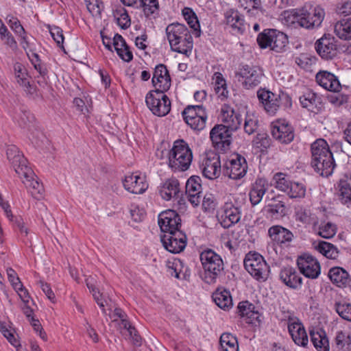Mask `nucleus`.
<instances>
[{"label":"nucleus","mask_w":351,"mask_h":351,"mask_svg":"<svg viewBox=\"0 0 351 351\" xmlns=\"http://www.w3.org/2000/svg\"><path fill=\"white\" fill-rule=\"evenodd\" d=\"M16 173L23 179V183L34 199L43 198L45 191L43 185L35 178L36 175L30 167H25L23 171L21 169L16 170Z\"/></svg>","instance_id":"11"},{"label":"nucleus","mask_w":351,"mask_h":351,"mask_svg":"<svg viewBox=\"0 0 351 351\" xmlns=\"http://www.w3.org/2000/svg\"><path fill=\"white\" fill-rule=\"evenodd\" d=\"M325 12L319 6H304L301 9L293 10L287 16L292 17V23H297L306 29H314L319 27L324 19Z\"/></svg>","instance_id":"3"},{"label":"nucleus","mask_w":351,"mask_h":351,"mask_svg":"<svg viewBox=\"0 0 351 351\" xmlns=\"http://www.w3.org/2000/svg\"><path fill=\"white\" fill-rule=\"evenodd\" d=\"M268 234L274 242L280 245L291 243L293 238V234L289 230L279 225L270 227Z\"/></svg>","instance_id":"21"},{"label":"nucleus","mask_w":351,"mask_h":351,"mask_svg":"<svg viewBox=\"0 0 351 351\" xmlns=\"http://www.w3.org/2000/svg\"><path fill=\"white\" fill-rule=\"evenodd\" d=\"M199 116L186 122L194 130H202L205 128L207 120V114L206 110H200L198 112Z\"/></svg>","instance_id":"47"},{"label":"nucleus","mask_w":351,"mask_h":351,"mask_svg":"<svg viewBox=\"0 0 351 351\" xmlns=\"http://www.w3.org/2000/svg\"><path fill=\"white\" fill-rule=\"evenodd\" d=\"M267 181L264 178H257L250 191V199L253 206L259 204L268 189Z\"/></svg>","instance_id":"27"},{"label":"nucleus","mask_w":351,"mask_h":351,"mask_svg":"<svg viewBox=\"0 0 351 351\" xmlns=\"http://www.w3.org/2000/svg\"><path fill=\"white\" fill-rule=\"evenodd\" d=\"M267 213L275 219H279L286 215L287 208L285 202L280 199V197H276L271 199L266 207Z\"/></svg>","instance_id":"34"},{"label":"nucleus","mask_w":351,"mask_h":351,"mask_svg":"<svg viewBox=\"0 0 351 351\" xmlns=\"http://www.w3.org/2000/svg\"><path fill=\"white\" fill-rule=\"evenodd\" d=\"M6 19L8 20V23L10 28L15 32V34L19 36H22L23 34H26L25 29L16 17L8 15Z\"/></svg>","instance_id":"60"},{"label":"nucleus","mask_w":351,"mask_h":351,"mask_svg":"<svg viewBox=\"0 0 351 351\" xmlns=\"http://www.w3.org/2000/svg\"><path fill=\"white\" fill-rule=\"evenodd\" d=\"M280 280L287 287L297 289L302 284V278L297 273L293 267H284L280 272Z\"/></svg>","instance_id":"23"},{"label":"nucleus","mask_w":351,"mask_h":351,"mask_svg":"<svg viewBox=\"0 0 351 351\" xmlns=\"http://www.w3.org/2000/svg\"><path fill=\"white\" fill-rule=\"evenodd\" d=\"M233 131L222 124L216 125L210 132V138L215 148L223 152L229 149Z\"/></svg>","instance_id":"12"},{"label":"nucleus","mask_w":351,"mask_h":351,"mask_svg":"<svg viewBox=\"0 0 351 351\" xmlns=\"http://www.w3.org/2000/svg\"><path fill=\"white\" fill-rule=\"evenodd\" d=\"M335 311L339 314V315L348 321L351 322V304L348 303H340L336 302L335 305Z\"/></svg>","instance_id":"55"},{"label":"nucleus","mask_w":351,"mask_h":351,"mask_svg":"<svg viewBox=\"0 0 351 351\" xmlns=\"http://www.w3.org/2000/svg\"><path fill=\"white\" fill-rule=\"evenodd\" d=\"M240 5L247 10L249 16L258 14L261 12V0H239Z\"/></svg>","instance_id":"45"},{"label":"nucleus","mask_w":351,"mask_h":351,"mask_svg":"<svg viewBox=\"0 0 351 351\" xmlns=\"http://www.w3.org/2000/svg\"><path fill=\"white\" fill-rule=\"evenodd\" d=\"M271 133L278 142L290 143L294 138V130L285 119H279L272 123Z\"/></svg>","instance_id":"15"},{"label":"nucleus","mask_w":351,"mask_h":351,"mask_svg":"<svg viewBox=\"0 0 351 351\" xmlns=\"http://www.w3.org/2000/svg\"><path fill=\"white\" fill-rule=\"evenodd\" d=\"M247 165L245 158L239 154H234L228 159L223 166L225 176L232 180L243 178L247 172Z\"/></svg>","instance_id":"10"},{"label":"nucleus","mask_w":351,"mask_h":351,"mask_svg":"<svg viewBox=\"0 0 351 351\" xmlns=\"http://www.w3.org/2000/svg\"><path fill=\"white\" fill-rule=\"evenodd\" d=\"M335 343L339 348H343L346 346L351 345V334H346L343 331H339L335 337Z\"/></svg>","instance_id":"63"},{"label":"nucleus","mask_w":351,"mask_h":351,"mask_svg":"<svg viewBox=\"0 0 351 351\" xmlns=\"http://www.w3.org/2000/svg\"><path fill=\"white\" fill-rule=\"evenodd\" d=\"M86 282L89 291L93 293L94 300L99 305V306L101 308L102 311L105 313V305L104 301L102 298V294L99 293L97 288L91 282L90 279H86Z\"/></svg>","instance_id":"57"},{"label":"nucleus","mask_w":351,"mask_h":351,"mask_svg":"<svg viewBox=\"0 0 351 351\" xmlns=\"http://www.w3.org/2000/svg\"><path fill=\"white\" fill-rule=\"evenodd\" d=\"M112 45L118 56L123 61L129 62L132 60L133 54L121 35L119 34L114 35Z\"/></svg>","instance_id":"31"},{"label":"nucleus","mask_w":351,"mask_h":351,"mask_svg":"<svg viewBox=\"0 0 351 351\" xmlns=\"http://www.w3.org/2000/svg\"><path fill=\"white\" fill-rule=\"evenodd\" d=\"M244 267L249 274L258 281L265 282L268 278L269 267L263 256L257 252H250L246 254Z\"/></svg>","instance_id":"6"},{"label":"nucleus","mask_w":351,"mask_h":351,"mask_svg":"<svg viewBox=\"0 0 351 351\" xmlns=\"http://www.w3.org/2000/svg\"><path fill=\"white\" fill-rule=\"evenodd\" d=\"M339 197L342 203L351 202V178L344 176L339 184Z\"/></svg>","instance_id":"41"},{"label":"nucleus","mask_w":351,"mask_h":351,"mask_svg":"<svg viewBox=\"0 0 351 351\" xmlns=\"http://www.w3.org/2000/svg\"><path fill=\"white\" fill-rule=\"evenodd\" d=\"M311 340L319 351H329V341L324 331H310Z\"/></svg>","instance_id":"36"},{"label":"nucleus","mask_w":351,"mask_h":351,"mask_svg":"<svg viewBox=\"0 0 351 351\" xmlns=\"http://www.w3.org/2000/svg\"><path fill=\"white\" fill-rule=\"evenodd\" d=\"M241 219V212L238 207L232 204H226L223 214L221 215V225L224 228H229Z\"/></svg>","instance_id":"22"},{"label":"nucleus","mask_w":351,"mask_h":351,"mask_svg":"<svg viewBox=\"0 0 351 351\" xmlns=\"http://www.w3.org/2000/svg\"><path fill=\"white\" fill-rule=\"evenodd\" d=\"M123 184L125 190L134 194H142L148 188L145 178L136 173L126 176Z\"/></svg>","instance_id":"17"},{"label":"nucleus","mask_w":351,"mask_h":351,"mask_svg":"<svg viewBox=\"0 0 351 351\" xmlns=\"http://www.w3.org/2000/svg\"><path fill=\"white\" fill-rule=\"evenodd\" d=\"M274 101L276 103H272L271 106L268 107V108H269V114H275L280 107L287 108L292 106V100L291 97L288 94L283 92L276 95V99H274Z\"/></svg>","instance_id":"39"},{"label":"nucleus","mask_w":351,"mask_h":351,"mask_svg":"<svg viewBox=\"0 0 351 351\" xmlns=\"http://www.w3.org/2000/svg\"><path fill=\"white\" fill-rule=\"evenodd\" d=\"M161 197L165 200H170L171 198H178L180 193V183L176 178L167 180L159 190Z\"/></svg>","instance_id":"28"},{"label":"nucleus","mask_w":351,"mask_h":351,"mask_svg":"<svg viewBox=\"0 0 351 351\" xmlns=\"http://www.w3.org/2000/svg\"><path fill=\"white\" fill-rule=\"evenodd\" d=\"M214 79L215 80V92L219 95V97H227L228 91L223 75L219 72H216L214 74Z\"/></svg>","instance_id":"46"},{"label":"nucleus","mask_w":351,"mask_h":351,"mask_svg":"<svg viewBox=\"0 0 351 351\" xmlns=\"http://www.w3.org/2000/svg\"><path fill=\"white\" fill-rule=\"evenodd\" d=\"M235 77L243 79L242 84L247 88H253L261 84L263 77L262 69L257 66L244 64L239 67L238 71L235 73Z\"/></svg>","instance_id":"8"},{"label":"nucleus","mask_w":351,"mask_h":351,"mask_svg":"<svg viewBox=\"0 0 351 351\" xmlns=\"http://www.w3.org/2000/svg\"><path fill=\"white\" fill-rule=\"evenodd\" d=\"M225 18L226 23L237 33L242 34L245 31L244 19L237 10L230 9L226 11Z\"/></svg>","instance_id":"33"},{"label":"nucleus","mask_w":351,"mask_h":351,"mask_svg":"<svg viewBox=\"0 0 351 351\" xmlns=\"http://www.w3.org/2000/svg\"><path fill=\"white\" fill-rule=\"evenodd\" d=\"M316 82L324 89L331 92H339L341 86L338 78L332 73L320 71L316 75Z\"/></svg>","instance_id":"20"},{"label":"nucleus","mask_w":351,"mask_h":351,"mask_svg":"<svg viewBox=\"0 0 351 351\" xmlns=\"http://www.w3.org/2000/svg\"><path fill=\"white\" fill-rule=\"evenodd\" d=\"M219 343L222 351H239L237 339L230 333H223Z\"/></svg>","instance_id":"40"},{"label":"nucleus","mask_w":351,"mask_h":351,"mask_svg":"<svg viewBox=\"0 0 351 351\" xmlns=\"http://www.w3.org/2000/svg\"><path fill=\"white\" fill-rule=\"evenodd\" d=\"M217 204V199L213 194H206L202 200V208L204 212L211 213L215 209Z\"/></svg>","instance_id":"61"},{"label":"nucleus","mask_w":351,"mask_h":351,"mask_svg":"<svg viewBox=\"0 0 351 351\" xmlns=\"http://www.w3.org/2000/svg\"><path fill=\"white\" fill-rule=\"evenodd\" d=\"M311 166L315 171L323 177L330 176L335 167L332 153L327 142L319 138L311 145Z\"/></svg>","instance_id":"1"},{"label":"nucleus","mask_w":351,"mask_h":351,"mask_svg":"<svg viewBox=\"0 0 351 351\" xmlns=\"http://www.w3.org/2000/svg\"><path fill=\"white\" fill-rule=\"evenodd\" d=\"M213 300L215 304L222 309H226L232 305V300L230 293L227 290L216 291L213 294Z\"/></svg>","instance_id":"43"},{"label":"nucleus","mask_w":351,"mask_h":351,"mask_svg":"<svg viewBox=\"0 0 351 351\" xmlns=\"http://www.w3.org/2000/svg\"><path fill=\"white\" fill-rule=\"evenodd\" d=\"M161 89L150 90L146 95L145 102L154 115L164 117L171 110V101Z\"/></svg>","instance_id":"7"},{"label":"nucleus","mask_w":351,"mask_h":351,"mask_svg":"<svg viewBox=\"0 0 351 351\" xmlns=\"http://www.w3.org/2000/svg\"><path fill=\"white\" fill-rule=\"evenodd\" d=\"M276 187L284 192H287L291 184L290 181L287 175L282 173H277L274 176Z\"/></svg>","instance_id":"54"},{"label":"nucleus","mask_w":351,"mask_h":351,"mask_svg":"<svg viewBox=\"0 0 351 351\" xmlns=\"http://www.w3.org/2000/svg\"><path fill=\"white\" fill-rule=\"evenodd\" d=\"M317 54L324 60H332L340 51L337 40L330 34H324L315 44Z\"/></svg>","instance_id":"9"},{"label":"nucleus","mask_w":351,"mask_h":351,"mask_svg":"<svg viewBox=\"0 0 351 351\" xmlns=\"http://www.w3.org/2000/svg\"><path fill=\"white\" fill-rule=\"evenodd\" d=\"M316 250L327 258L336 260L338 258L340 251L333 244L326 241H319Z\"/></svg>","instance_id":"38"},{"label":"nucleus","mask_w":351,"mask_h":351,"mask_svg":"<svg viewBox=\"0 0 351 351\" xmlns=\"http://www.w3.org/2000/svg\"><path fill=\"white\" fill-rule=\"evenodd\" d=\"M221 169L220 157L217 154L212 157H206L201 165L203 176L209 180L218 178L221 174Z\"/></svg>","instance_id":"18"},{"label":"nucleus","mask_w":351,"mask_h":351,"mask_svg":"<svg viewBox=\"0 0 351 351\" xmlns=\"http://www.w3.org/2000/svg\"><path fill=\"white\" fill-rule=\"evenodd\" d=\"M169 167L173 171L187 170L193 160L192 151L184 140H177L169 152Z\"/></svg>","instance_id":"4"},{"label":"nucleus","mask_w":351,"mask_h":351,"mask_svg":"<svg viewBox=\"0 0 351 351\" xmlns=\"http://www.w3.org/2000/svg\"><path fill=\"white\" fill-rule=\"evenodd\" d=\"M153 86L155 90L161 89V90L167 91L171 87V77L167 66L163 64H158L154 71L152 77Z\"/></svg>","instance_id":"19"},{"label":"nucleus","mask_w":351,"mask_h":351,"mask_svg":"<svg viewBox=\"0 0 351 351\" xmlns=\"http://www.w3.org/2000/svg\"><path fill=\"white\" fill-rule=\"evenodd\" d=\"M221 121L223 126L232 130H237L242 122L241 115L232 108H228L221 110Z\"/></svg>","instance_id":"32"},{"label":"nucleus","mask_w":351,"mask_h":351,"mask_svg":"<svg viewBox=\"0 0 351 351\" xmlns=\"http://www.w3.org/2000/svg\"><path fill=\"white\" fill-rule=\"evenodd\" d=\"M0 331L12 345L17 346L18 341L8 324L0 321Z\"/></svg>","instance_id":"59"},{"label":"nucleus","mask_w":351,"mask_h":351,"mask_svg":"<svg viewBox=\"0 0 351 351\" xmlns=\"http://www.w3.org/2000/svg\"><path fill=\"white\" fill-rule=\"evenodd\" d=\"M297 265L300 273L306 278L316 279L320 274L319 263L311 255L304 254L299 256Z\"/></svg>","instance_id":"14"},{"label":"nucleus","mask_w":351,"mask_h":351,"mask_svg":"<svg viewBox=\"0 0 351 351\" xmlns=\"http://www.w3.org/2000/svg\"><path fill=\"white\" fill-rule=\"evenodd\" d=\"M139 2L145 17L151 18L152 16L155 19L158 16L159 11L158 0H139Z\"/></svg>","instance_id":"42"},{"label":"nucleus","mask_w":351,"mask_h":351,"mask_svg":"<svg viewBox=\"0 0 351 351\" xmlns=\"http://www.w3.org/2000/svg\"><path fill=\"white\" fill-rule=\"evenodd\" d=\"M49 28L51 36L57 43V45L62 49H64L63 43L64 38L62 29L58 26L50 27L49 25Z\"/></svg>","instance_id":"62"},{"label":"nucleus","mask_w":351,"mask_h":351,"mask_svg":"<svg viewBox=\"0 0 351 351\" xmlns=\"http://www.w3.org/2000/svg\"><path fill=\"white\" fill-rule=\"evenodd\" d=\"M274 47L273 51L276 53H283L287 51L288 38L285 34L278 31L276 37H274Z\"/></svg>","instance_id":"50"},{"label":"nucleus","mask_w":351,"mask_h":351,"mask_svg":"<svg viewBox=\"0 0 351 351\" xmlns=\"http://www.w3.org/2000/svg\"><path fill=\"white\" fill-rule=\"evenodd\" d=\"M299 99L303 108H306L315 114L318 113L323 107L321 98L316 93L310 90L300 96Z\"/></svg>","instance_id":"24"},{"label":"nucleus","mask_w":351,"mask_h":351,"mask_svg":"<svg viewBox=\"0 0 351 351\" xmlns=\"http://www.w3.org/2000/svg\"><path fill=\"white\" fill-rule=\"evenodd\" d=\"M271 29H266L258 34L256 41L261 49H267L271 46Z\"/></svg>","instance_id":"58"},{"label":"nucleus","mask_w":351,"mask_h":351,"mask_svg":"<svg viewBox=\"0 0 351 351\" xmlns=\"http://www.w3.org/2000/svg\"><path fill=\"white\" fill-rule=\"evenodd\" d=\"M335 33L341 40H351V18L341 20L335 25Z\"/></svg>","instance_id":"37"},{"label":"nucleus","mask_w":351,"mask_h":351,"mask_svg":"<svg viewBox=\"0 0 351 351\" xmlns=\"http://www.w3.org/2000/svg\"><path fill=\"white\" fill-rule=\"evenodd\" d=\"M6 154L16 173V170L21 169V171H23L25 167H29L26 158H24L23 154L20 152L19 148L15 145L8 146Z\"/></svg>","instance_id":"25"},{"label":"nucleus","mask_w":351,"mask_h":351,"mask_svg":"<svg viewBox=\"0 0 351 351\" xmlns=\"http://www.w3.org/2000/svg\"><path fill=\"white\" fill-rule=\"evenodd\" d=\"M328 277L333 284L337 287H346L351 282L348 272L341 267H334L330 269Z\"/></svg>","instance_id":"30"},{"label":"nucleus","mask_w":351,"mask_h":351,"mask_svg":"<svg viewBox=\"0 0 351 351\" xmlns=\"http://www.w3.org/2000/svg\"><path fill=\"white\" fill-rule=\"evenodd\" d=\"M8 278L14 290L21 289L22 283L16 272L11 267L7 269Z\"/></svg>","instance_id":"64"},{"label":"nucleus","mask_w":351,"mask_h":351,"mask_svg":"<svg viewBox=\"0 0 351 351\" xmlns=\"http://www.w3.org/2000/svg\"><path fill=\"white\" fill-rule=\"evenodd\" d=\"M118 25L123 29H126L130 26V18L124 8L117 10L114 13Z\"/></svg>","instance_id":"52"},{"label":"nucleus","mask_w":351,"mask_h":351,"mask_svg":"<svg viewBox=\"0 0 351 351\" xmlns=\"http://www.w3.org/2000/svg\"><path fill=\"white\" fill-rule=\"evenodd\" d=\"M199 258L204 271V280L208 284L215 283L223 272L221 257L214 250L206 249L201 252Z\"/></svg>","instance_id":"5"},{"label":"nucleus","mask_w":351,"mask_h":351,"mask_svg":"<svg viewBox=\"0 0 351 351\" xmlns=\"http://www.w3.org/2000/svg\"><path fill=\"white\" fill-rule=\"evenodd\" d=\"M287 192L291 198H303L306 195V186L302 183L292 182Z\"/></svg>","instance_id":"48"},{"label":"nucleus","mask_w":351,"mask_h":351,"mask_svg":"<svg viewBox=\"0 0 351 351\" xmlns=\"http://www.w3.org/2000/svg\"><path fill=\"white\" fill-rule=\"evenodd\" d=\"M200 110H205L202 105L188 106L182 112V116L185 122L195 117H197V116H199L198 112H199Z\"/></svg>","instance_id":"56"},{"label":"nucleus","mask_w":351,"mask_h":351,"mask_svg":"<svg viewBox=\"0 0 351 351\" xmlns=\"http://www.w3.org/2000/svg\"><path fill=\"white\" fill-rule=\"evenodd\" d=\"M160 240L165 248L173 254L182 252L187 243L186 236L182 231L164 234L160 237Z\"/></svg>","instance_id":"13"},{"label":"nucleus","mask_w":351,"mask_h":351,"mask_svg":"<svg viewBox=\"0 0 351 351\" xmlns=\"http://www.w3.org/2000/svg\"><path fill=\"white\" fill-rule=\"evenodd\" d=\"M201 178L197 176H193L189 178L186 183V193L189 194H191V193H195V194H200L201 193Z\"/></svg>","instance_id":"49"},{"label":"nucleus","mask_w":351,"mask_h":351,"mask_svg":"<svg viewBox=\"0 0 351 351\" xmlns=\"http://www.w3.org/2000/svg\"><path fill=\"white\" fill-rule=\"evenodd\" d=\"M288 330L293 341L298 346L305 347L308 343V335L303 324L300 322L289 324Z\"/></svg>","instance_id":"26"},{"label":"nucleus","mask_w":351,"mask_h":351,"mask_svg":"<svg viewBox=\"0 0 351 351\" xmlns=\"http://www.w3.org/2000/svg\"><path fill=\"white\" fill-rule=\"evenodd\" d=\"M296 219L305 224L315 225L317 223L316 217L309 210L300 209L296 213Z\"/></svg>","instance_id":"53"},{"label":"nucleus","mask_w":351,"mask_h":351,"mask_svg":"<svg viewBox=\"0 0 351 351\" xmlns=\"http://www.w3.org/2000/svg\"><path fill=\"white\" fill-rule=\"evenodd\" d=\"M258 99L261 103L265 110L269 113V106H271L272 103H275L274 99H276V94L266 90L265 88H261L257 91Z\"/></svg>","instance_id":"44"},{"label":"nucleus","mask_w":351,"mask_h":351,"mask_svg":"<svg viewBox=\"0 0 351 351\" xmlns=\"http://www.w3.org/2000/svg\"><path fill=\"white\" fill-rule=\"evenodd\" d=\"M158 225L165 234L181 231V218L176 210H167L159 214Z\"/></svg>","instance_id":"16"},{"label":"nucleus","mask_w":351,"mask_h":351,"mask_svg":"<svg viewBox=\"0 0 351 351\" xmlns=\"http://www.w3.org/2000/svg\"><path fill=\"white\" fill-rule=\"evenodd\" d=\"M254 309V306L248 301H242L237 306L239 315L244 318L247 324H252L253 321L258 317V313Z\"/></svg>","instance_id":"35"},{"label":"nucleus","mask_w":351,"mask_h":351,"mask_svg":"<svg viewBox=\"0 0 351 351\" xmlns=\"http://www.w3.org/2000/svg\"><path fill=\"white\" fill-rule=\"evenodd\" d=\"M14 70L18 84L24 88L25 91L27 94L34 95L35 93L36 88L30 84L27 79V73L23 64L19 62L15 63L14 65Z\"/></svg>","instance_id":"29"},{"label":"nucleus","mask_w":351,"mask_h":351,"mask_svg":"<svg viewBox=\"0 0 351 351\" xmlns=\"http://www.w3.org/2000/svg\"><path fill=\"white\" fill-rule=\"evenodd\" d=\"M337 232V226L331 222L322 223L319 227L318 234L325 239H330Z\"/></svg>","instance_id":"51"},{"label":"nucleus","mask_w":351,"mask_h":351,"mask_svg":"<svg viewBox=\"0 0 351 351\" xmlns=\"http://www.w3.org/2000/svg\"><path fill=\"white\" fill-rule=\"evenodd\" d=\"M165 32L172 51L185 55L191 53L193 38L184 25L178 23L170 24Z\"/></svg>","instance_id":"2"}]
</instances>
